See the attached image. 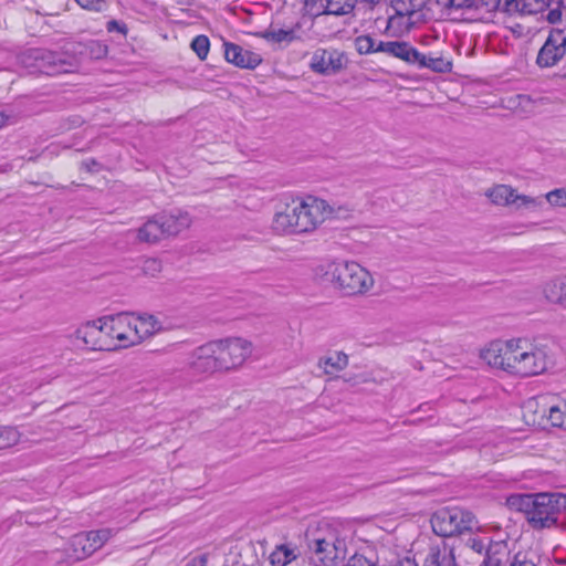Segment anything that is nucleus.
Returning <instances> with one entry per match:
<instances>
[{"label":"nucleus","instance_id":"obj_1","mask_svg":"<svg viewBox=\"0 0 566 566\" xmlns=\"http://www.w3.org/2000/svg\"><path fill=\"white\" fill-rule=\"evenodd\" d=\"M480 357L489 366L521 378L542 375L553 364L548 348L527 338L491 342Z\"/></svg>","mask_w":566,"mask_h":566},{"label":"nucleus","instance_id":"obj_2","mask_svg":"<svg viewBox=\"0 0 566 566\" xmlns=\"http://www.w3.org/2000/svg\"><path fill=\"white\" fill-rule=\"evenodd\" d=\"M332 212L331 206L323 199L312 196L296 198L274 214L272 229L279 234L310 232Z\"/></svg>","mask_w":566,"mask_h":566},{"label":"nucleus","instance_id":"obj_3","mask_svg":"<svg viewBox=\"0 0 566 566\" xmlns=\"http://www.w3.org/2000/svg\"><path fill=\"white\" fill-rule=\"evenodd\" d=\"M322 283L332 284L345 294L354 295L367 292L374 285L370 273L356 262L334 261L321 264L315 270Z\"/></svg>","mask_w":566,"mask_h":566},{"label":"nucleus","instance_id":"obj_4","mask_svg":"<svg viewBox=\"0 0 566 566\" xmlns=\"http://www.w3.org/2000/svg\"><path fill=\"white\" fill-rule=\"evenodd\" d=\"M510 503H517L535 528L555 525L559 515L566 511V495L562 493L525 494L511 497Z\"/></svg>","mask_w":566,"mask_h":566},{"label":"nucleus","instance_id":"obj_5","mask_svg":"<svg viewBox=\"0 0 566 566\" xmlns=\"http://www.w3.org/2000/svg\"><path fill=\"white\" fill-rule=\"evenodd\" d=\"M18 62L30 74L50 76L73 73L80 67L75 56L44 49H29L18 56Z\"/></svg>","mask_w":566,"mask_h":566},{"label":"nucleus","instance_id":"obj_6","mask_svg":"<svg viewBox=\"0 0 566 566\" xmlns=\"http://www.w3.org/2000/svg\"><path fill=\"white\" fill-rule=\"evenodd\" d=\"M431 526L433 532L442 537L481 531L475 516L460 507H446L437 511L431 517Z\"/></svg>","mask_w":566,"mask_h":566},{"label":"nucleus","instance_id":"obj_7","mask_svg":"<svg viewBox=\"0 0 566 566\" xmlns=\"http://www.w3.org/2000/svg\"><path fill=\"white\" fill-rule=\"evenodd\" d=\"M395 11L388 20V27L399 31H409L424 21L423 8L427 0H390Z\"/></svg>","mask_w":566,"mask_h":566},{"label":"nucleus","instance_id":"obj_8","mask_svg":"<svg viewBox=\"0 0 566 566\" xmlns=\"http://www.w3.org/2000/svg\"><path fill=\"white\" fill-rule=\"evenodd\" d=\"M212 342L213 345L218 346L216 353L222 370L240 367L253 350L252 343L241 337H229Z\"/></svg>","mask_w":566,"mask_h":566},{"label":"nucleus","instance_id":"obj_9","mask_svg":"<svg viewBox=\"0 0 566 566\" xmlns=\"http://www.w3.org/2000/svg\"><path fill=\"white\" fill-rule=\"evenodd\" d=\"M311 564L328 566L345 558V543L334 534L324 537H315L308 541Z\"/></svg>","mask_w":566,"mask_h":566},{"label":"nucleus","instance_id":"obj_10","mask_svg":"<svg viewBox=\"0 0 566 566\" xmlns=\"http://www.w3.org/2000/svg\"><path fill=\"white\" fill-rule=\"evenodd\" d=\"M565 55L566 33L564 30L554 29L541 46L535 63L539 69H552L557 66Z\"/></svg>","mask_w":566,"mask_h":566},{"label":"nucleus","instance_id":"obj_11","mask_svg":"<svg viewBox=\"0 0 566 566\" xmlns=\"http://www.w3.org/2000/svg\"><path fill=\"white\" fill-rule=\"evenodd\" d=\"M217 348L212 340L195 348L190 355L189 368L198 375L223 371L216 353Z\"/></svg>","mask_w":566,"mask_h":566},{"label":"nucleus","instance_id":"obj_12","mask_svg":"<svg viewBox=\"0 0 566 566\" xmlns=\"http://www.w3.org/2000/svg\"><path fill=\"white\" fill-rule=\"evenodd\" d=\"M111 323V337L115 342V348H127L135 345V333L133 329V314L118 313L108 316Z\"/></svg>","mask_w":566,"mask_h":566},{"label":"nucleus","instance_id":"obj_13","mask_svg":"<svg viewBox=\"0 0 566 566\" xmlns=\"http://www.w3.org/2000/svg\"><path fill=\"white\" fill-rule=\"evenodd\" d=\"M93 549L88 546V542L83 533L74 535L65 552L54 551L51 553V560L59 564L71 565L75 562L83 560L93 554Z\"/></svg>","mask_w":566,"mask_h":566},{"label":"nucleus","instance_id":"obj_14","mask_svg":"<svg viewBox=\"0 0 566 566\" xmlns=\"http://www.w3.org/2000/svg\"><path fill=\"white\" fill-rule=\"evenodd\" d=\"M357 0H305V9L312 15H345L353 11Z\"/></svg>","mask_w":566,"mask_h":566},{"label":"nucleus","instance_id":"obj_15","mask_svg":"<svg viewBox=\"0 0 566 566\" xmlns=\"http://www.w3.org/2000/svg\"><path fill=\"white\" fill-rule=\"evenodd\" d=\"M549 400H554V396L538 395L527 399L522 407L525 421L533 426L543 424L547 418Z\"/></svg>","mask_w":566,"mask_h":566},{"label":"nucleus","instance_id":"obj_16","mask_svg":"<svg viewBox=\"0 0 566 566\" xmlns=\"http://www.w3.org/2000/svg\"><path fill=\"white\" fill-rule=\"evenodd\" d=\"M465 546L472 552L483 556L484 559L495 555H504L506 551V543L504 541H493L488 536H481L476 533L468 537Z\"/></svg>","mask_w":566,"mask_h":566},{"label":"nucleus","instance_id":"obj_17","mask_svg":"<svg viewBox=\"0 0 566 566\" xmlns=\"http://www.w3.org/2000/svg\"><path fill=\"white\" fill-rule=\"evenodd\" d=\"M343 66V56L336 51L316 50L311 59V69L321 74L337 72Z\"/></svg>","mask_w":566,"mask_h":566},{"label":"nucleus","instance_id":"obj_18","mask_svg":"<svg viewBox=\"0 0 566 566\" xmlns=\"http://www.w3.org/2000/svg\"><path fill=\"white\" fill-rule=\"evenodd\" d=\"M377 49L410 64H415L420 56V52L405 41H378Z\"/></svg>","mask_w":566,"mask_h":566},{"label":"nucleus","instance_id":"obj_19","mask_svg":"<svg viewBox=\"0 0 566 566\" xmlns=\"http://www.w3.org/2000/svg\"><path fill=\"white\" fill-rule=\"evenodd\" d=\"M132 321L136 337L135 345L163 331L161 322L153 314H133Z\"/></svg>","mask_w":566,"mask_h":566},{"label":"nucleus","instance_id":"obj_20","mask_svg":"<svg viewBox=\"0 0 566 566\" xmlns=\"http://www.w3.org/2000/svg\"><path fill=\"white\" fill-rule=\"evenodd\" d=\"M224 57L228 62L247 69H254L262 61L259 54L243 50L240 45L233 43L224 44Z\"/></svg>","mask_w":566,"mask_h":566},{"label":"nucleus","instance_id":"obj_21","mask_svg":"<svg viewBox=\"0 0 566 566\" xmlns=\"http://www.w3.org/2000/svg\"><path fill=\"white\" fill-rule=\"evenodd\" d=\"M166 235H177L191 226L192 219L188 212L175 211L160 214Z\"/></svg>","mask_w":566,"mask_h":566},{"label":"nucleus","instance_id":"obj_22","mask_svg":"<svg viewBox=\"0 0 566 566\" xmlns=\"http://www.w3.org/2000/svg\"><path fill=\"white\" fill-rule=\"evenodd\" d=\"M101 332L97 331V323L87 322L75 331V338L93 350H104L106 344L99 339Z\"/></svg>","mask_w":566,"mask_h":566},{"label":"nucleus","instance_id":"obj_23","mask_svg":"<svg viewBox=\"0 0 566 566\" xmlns=\"http://www.w3.org/2000/svg\"><path fill=\"white\" fill-rule=\"evenodd\" d=\"M543 294L548 302L566 307V275L545 282Z\"/></svg>","mask_w":566,"mask_h":566},{"label":"nucleus","instance_id":"obj_24","mask_svg":"<svg viewBox=\"0 0 566 566\" xmlns=\"http://www.w3.org/2000/svg\"><path fill=\"white\" fill-rule=\"evenodd\" d=\"M166 235L160 214L149 219L138 229V240L142 242L154 243Z\"/></svg>","mask_w":566,"mask_h":566},{"label":"nucleus","instance_id":"obj_25","mask_svg":"<svg viewBox=\"0 0 566 566\" xmlns=\"http://www.w3.org/2000/svg\"><path fill=\"white\" fill-rule=\"evenodd\" d=\"M546 420L553 427L566 429V400L554 396V400H549Z\"/></svg>","mask_w":566,"mask_h":566},{"label":"nucleus","instance_id":"obj_26","mask_svg":"<svg viewBox=\"0 0 566 566\" xmlns=\"http://www.w3.org/2000/svg\"><path fill=\"white\" fill-rule=\"evenodd\" d=\"M515 190L506 185H496L485 191V196L496 206H513Z\"/></svg>","mask_w":566,"mask_h":566},{"label":"nucleus","instance_id":"obj_27","mask_svg":"<svg viewBox=\"0 0 566 566\" xmlns=\"http://www.w3.org/2000/svg\"><path fill=\"white\" fill-rule=\"evenodd\" d=\"M423 566H457L455 558L447 548L431 547L426 556Z\"/></svg>","mask_w":566,"mask_h":566},{"label":"nucleus","instance_id":"obj_28","mask_svg":"<svg viewBox=\"0 0 566 566\" xmlns=\"http://www.w3.org/2000/svg\"><path fill=\"white\" fill-rule=\"evenodd\" d=\"M318 366L324 369V373L332 375L344 370L348 366V356L343 352H336L328 356L322 357Z\"/></svg>","mask_w":566,"mask_h":566},{"label":"nucleus","instance_id":"obj_29","mask_svg":"<svg viewBox=\"0 0 566 566\" xmlns=\"http://www.w3.org/2000/svg\"><path fill=\"white\" fill-rule=\"evenodd\" d=\"M298 556L297 549L287 544L277 545L270 554L269 560L272 566H286Z\"/></svg>","mask_w":566,"mask_h":566},{"label":"nucleus","instance_id":"obj_30","mask_svg":"<svg viewBox=\"0 0 566 566\" xmlns=\"http://www.w3.org/2000/svg\"><path fill=\"white\" fill-rule=\"evenodd\" d=\"M554 0H511L509 7L523 14H536L544 11Z\"/></svg>","mask_w":566,"mask_h":566},{"label":"nucleus","instance_id":"obj_31","mask_svg":"<svg viewBox=\"0 0 566 566\" xmlns=\"http://www.w3.org/2000/svg\"><path fill=\"white\" fill-rule=\"evenodd\" d=\"M420 67H427L434 72L444 73L451 70V63L441 56H427L420 52V56L415 63Z\"/></svg>","mask_w":566,"mask_h":566},{"label":"nucleus","instance_id":"obj_32","mask_svg":"<svg viewBox=\"0 0 566 566\" xmlns=\"http://www.w3.org/2000/svg\"><path fill=\"white\" fill-rule=\"evenodd\" d=\"M88 542V546L96 552L113 536V532L109 528H103L98 531H91L83 533Z\"/></svg>","mask_w":566,"mask_h":566},{"label":"nucleus","instance_id":"obj_33","mask_svg":"<svg viewBox=\"0 0 566 566\" xmlns=\"http://www.w3.org/2000/svg\"><path fill=\"white\" fill-rule=\"evenodd\" d=\"M268 41L281 43H291L294 40L298 39L295 29H272L264 33L263 35Z\"/></svg>","mask_w":566,"mask_h":566},{"label":"nucleus","instance_id":"obj_34","mask_svg":"<svg viewBox=\"0 0 566 566\" xmlns=\"http://www.w3.org/2000/svg\"><path fill=\"white\" fill-rule=\"evenodd\" d=\"M94 323H97V331L101 332L99 334V339H102L105 344H106V347L104 350H115V342L113 339V337H111V331L108 328H111V323H109V318L108 316H104L97 321H93Z\"/></svg>","mask_w":566,"mask_h":566},{"label":"nucleus","instance_id":"obj_35","mask_svg":"<svg viewBox=\"0 0 566 566\" xmlns=\"http://www.w3.org/2000/svg\"><path fill=\"white\" fill-rule=\"evenodd\" d=\"M544 201L542 197H531L525 195H517L515 192L513 206L515 209H530L536 210L543 206Z\"/></svg>","mask_w":566,"mask_h":566},{"label":"nucleus","instance_id":"obj_36","mask_svg":"<svg viewBox=\"0 0 566 566\" xmlns=\"http://www.w3.org/2000/svg\"><path fill=\"white\" fill-rule=\"evenodd\" d=\"M378 42L370 35H359L355 39V48L359 54H370L380 52L377 49Z\"/></svg>","mask_w":566,"mask_h":566},{"label":"nucleus","instance_id":"obj_37","mask_svg":"<svg viewBox=\"0 0 566 566\" xmlns=\"http://www.w3.org/2000/svg\"><path fill=\"white\" fill-rule=\"evenodd\" d=\"M197 56L203 61L207 59L210 50V41L207 35L200 34L193 38L190 44Z\"/></svg>","mask_w":566,"mask_h":566},{"label":"nucleus","instance_id":"obj_38","mask_svg":"<svg viewBox=\"0 0 566 566\" xmlns=\"http://www.w3.org/2000/svg\"><path fill=\"white\" fill-rule=\"evenodd\" d=\"M20 439L19 431L13 427L0 428V447L8 448L15 444Z\"/></svg>","mask_w":566,"mask_h":566},{"label":"nucleus","instance_id":"obj_39","mask_svg":"<svg viewBox=\"0 0 566 566\" xmlns=\"http://www.w3.org/2000/svg\"><path fill=\"white\" fill-rule=\"evenodd\" d=\"M545 199L552 207L566 208V188H558L547 192Z\"/></svg>","mask_w":566,"mask_h":566},{"label":"nucleus","instance_id":"obj_40","mask_svg":"<svg viewBox=\"0 0 566 566\" xmlns=\"http://www.w3.org/2000/svg\"><path fill=\"white\" fill-rule=\"evenodd\" d=\"M142 269L146 275L156 276L158 273L161 272L163 266L159 260L149 258L144 261Z\"/></svg>","mask_w":566,"mask_h":566},{"label":"nucleus","instance_id":"obj_41","mask_svg":"<svg viewBox=\"0 0 566 566\" xmlns=\"http://www.w3.org/2000/svg\"><path fill=\"white\" fill-rule=\"evenodd\" d=\"M82 8L92 11H103L106 7L105 0H75Z\"/></svg>","mask_w":566,"mask_h":566},{"label":"nucleus","instance_id":"obj_42","mask_svg":"<svg viewBox=\"0 0 566 566\" xmlns=\"http://www.w3.org/2000/svg\"><path fill=\"white\" fill-rule=\"evenodd\" d=\"M106 30L108 32H118L123 35H126L127 33V27L124 22L117 21V20H109L106 23Z\"/></svg>","mask_w":566,"mask_h":566},{"label":"nucleus","instance_id":"obj_43","mask_svg":"<svg viewBox=\"0 0 566 566\" xmlns=\"http://www.w3.org/2000/svg\"><path fill=\"white\" fill-rule=\"evenodd\" d=\"M347 566H376L371 560L366 558L364 555L355 554L352 556L348 562Z\"/></svg>","mask_w":566,"mask_h":566},{"label":"nucleus","instance_id":"obj_44","mask_svg":"<svg viewBox=\"0 0 566 566\" xmlns=\"http://www.w3.org/2000/svg\"><path fill=\"white\" fill-rule=\"evenodd\" d=\"M510 566H537L532 559L525 554L518 553L514 556L513 562Z\"/></svg>","mask_w":566,"mask_h":566},{"label":"nucleus","instance_id":"obj_45","mask_svg":"<svg viewBox=\"0 0 566 566\" xmlns=\"http://www.w3.org/2000/svg\"><path fill=\"white\" fill-rule=\"evenodd\" d=\"M562 14H563V11H562V2L560 1H557V7L556 8H552L549 11H548V14H547V20L551 22V23H557L562 20Z\"/></svg>","mask_w":566,"mask_h":566},{"label":"nucleus","instance_id":"obj_46","mask_svg":"<svg viewBox=\"0 0 566 566\" xmlns=\"http://www.w3.org/2000/svg\"><path fill=\"white\" fill-rule=\"evenodd\" d=\"M90 46H91V54L95 59H101V57L105 56L107 53V46L103 45L98 42H91Z\"/></svg>","mask_w":566,"mask_h":566},{"label":"nucleus","instance_id":"obj_47","mask_svg":"<svg viewBox=\"0 0 566 566\" xmlns=\"http://www.w3.org/2000/svg\"><path fill=\"white\" fill-rule=\"evenodd\" d=\"M501 556L502 555L488 557V559H483V563L480 566H501Z\"/></svg>","mask_w":566,"mask_h":566},{"label":"nucleus","instance_id":"obj_48","mask_svg":"<svg viewBox=\"0 0 566 566\" xmlns=\"http://www.w3.org/2000/svg\"><path fill=\"white\" fill-rule=\"evenodd\" d=\"M11 115L4 112H0V128L10 122Z\"/></svg>","mask_w":566,"mask_h":566},{"label":"nucleus","instance_id":"obj_49","mask_svg":"<svg viewBox=\"0 0 566 566\" xmlns=\"http://www.w3.org/2000/svg\"><path fill=\"white\" fill-rule=\"evenodd\" d=\"M450 1L453 7H458V8L471 6V2H469L468 0H450Z\"/></svg>","mask_w":566,"mask_h":566},{"label":"nucleus","instance_id":"obj_50","mask_svg":"<svg viewBox=\"0 0 566 566\" xmlns=\"http://www.w3.org/2000/svg\"><path fill=\"white\" fill-rule=\"evenodd\" d=\"M96 161L95 160H88V161H83L82 163V166L86 168V170L88 171H92L93 170V166H96Z\"/></svg>","mask_w":566,"mask_h":566},{"label":"nucleus","instance_id":"obj_51","mask_svg":"<svg viewBox=\"0 0 566 566\" xmlns=\"http://www.w3.org/2000/svg\"><path fill=\"white\" fill-rule=\"evenodd\" d=\"M179 6H190L191 0H174Z\"/></svg>","mask_w":566,"mask_h":566},{"label":"nucleus","instance_id":"obj_52","mask_svg":"<svg viewBox=\"0 0 566 566\" xmlns=\"http://www.w3.org/2000/svg\"><path fill=\"white\" fill-rule=\"evenodd\" d=\"M517 98L520 101H527V97L525 95H517Z\"/></svg>","mask_w":566,"mask_h":566},{"label":"nucleus","instance_id":"obj_53","mask_svg":"<svg viewBox=\"0 0 566 566\" xmlns=\"http://www.w3.org/2000/svg\"><path fill=\"white\" fill-rule=\"evenodd\" d=\"M564 76L566 77V71H565V75Z\"/></svg>","mask_w":566,"mask_h":566}]
</instances>
